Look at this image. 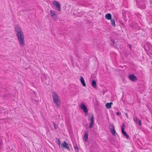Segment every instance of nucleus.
Listing matches in <instances>:
<instances>
[{
	"label": "nucleus",
	"instance_id": "nucleus-1",
	"mask_svg": "<svg viewBox=\"0 0 152 152\" xmlns=\"http://www.w3.org/2000/svg\"><path fill=\"white\" fill-rule=\"evenodd\" d=\"M15 31L19 45L20 46H24L25 45V41L22 29L19 26L16 25L15 27Z\"/></svg>",
	"mask_w": 152,
	"mask_h": 152
},
{
	"label": "nucleus",
	"instance_id": "nucleus-2",
	"mask_svg": "<svg viewBox=\"0 0 152 152\" xmlns=\"http://www.w3.org/2000/svg\"><path fill=\"white\" fill-rule=\"evenodd\" d=\"M52 96L53 101L58 107L57 108H59L60 106L61 101L58 94L54 92Z\"/></svg>",
	"mask_w": 152,
	"mask_h": 152
},
{
	"label": "nucleus",
	"instance_id": "nucleus-3",
	"mask_svg": "<svg viewBox=\"0 0 152 152\" xmlns=\"http://www.w3.org/2000/svg\"><path fill=\"white\" fill-rule=\"evenodd\" d=\"M80 107L83 110L85 113L86 115L88 114V112L87 108L84 104L82 103L80 105Z\"/></svg>",
	"mask_w": 152,
	"mask_h": 152
},
{
	"label": "nucleus",
	"instance_id": "nucleus-4",
	"mask_svg": "<svg viewBox=\"0 0 152 152\" xmlns=\"http://www.w3.org/2000/svg\"><path fill=\"white\" fill-rule=\"evenodd\" d=\"M89 0H76V1H77L78 3H79L78 4L79 5H83L85 6H88L87 2Z\"/></svg>",
	"mask_w": 152,
	"mask_h": 152
},
{
	"label": "nucleus",
	"instance_id": "nucleus-5",
	"mask_svg": "<svg viewBox=\"0 0 152 152\" xmlns=\"http://www.w3.org/2000/svg\"><path fill=\"white\" fill-rule=\"evenodd\" d=\"M50 13L52 18L55 20H57V12L51 10L50 11Z\"/></svg>",
	"mask_w": 152,
	"mask_h": 152
},
{
	"label": "nucleus",
	"instance_id": "nucleus-6",
	"mask_svg": "<svg viewBox=\"0 0 152 152\" xmlns=\"http://www.w3.org/2000/svg\"><path fill=\"white\" fill-rule=\"evenodd\" d=\"M88 119L91 121V123L89 126V127L90 128H91L92 127L94 124V116L93 115H92Z\"/></svg>",
	"mask_w": 152,
	"mask_h": 152
},
{
	"label": "nucleus",
	"instance_id": "nucleus-7",
	"mask_svg": "<svg viewBox=\"0 0 152 152\" xmlns=\"http://www.w3.org/2000/svg\"><path fill=\"white\" fill-rule=\"evenodd\" d=\"M53 4L54 6H55L58 9V11H60V7L59 3L58 2L54 1L53 2Z\"/></svg>",
	"mask_w": 152,
	"mask_h": 152
},
{
	"label": "nucleus",
	"instance_id": "nucleus-8",
	"mask_svg": "<svg viewBox=\"0 0 152 152\" xmlns=\"http://www.w3.org/2000/svg\"><path fill=\"white\" fill-rule=\"evenodd\" d=\"M128 78L130 80L134 82H135L137 80V77L134 75H129L128 77Z\"/></svg>",
	"mask_w": 152,
	"mask_h": 152
},
{
	"label": "nucleus",
	"instance_id": "nucleus-9",
	"mask_svg": "<svg viewBox=\"0 0 152 152\" xmlns=\"http://www.w3.org/2000/svg\"><path fill=\"white\" fill-rule=\"evenodd\" d=\"M63 146L68 151L70 150L69 145L65 141H64L62 143Z\"/></svg>",
	"mask_w": 152,
	"mask_h": 152
},
{
	"label": "nucleus",
	"instance_id": "nucleus-10",
	"mask_svg": "<svg viewBox=\"0 0 152 152\" xmlns=\"http://www.w3.org/2000/svg\"><path fill=\"white\" fill-rule=\"evenodd\" d=\"M111 128L110 129V131L111 132V134L114 135H115V134L116 133V132L114 129V126L113 125L111 126Z\"/></svg>",
	"mask_w": 152,
	"mask_h": 152
},
{
	"label": "nucleus",
	"instance_id": "nucleus-11",
	"mask_svg": "<svg viewBox=\"0 0 152 152\" xmlns=\"http://www.w3.org/2000/svg\"><path fill=\"white\" fill-rule=\"evenodd\" d=\"M80 80L81 81V82L82 85H83V86L84 87L86 86V84H85V81H84V79L83 77H80Z\"/></svg>",
	"mask_w": 152,
	"mask_h": 152
},
{
	"label": "nucleus",
	"instance_id": "nucleus-12",
	"mask_svg": "<svg viewBox=\"0 0 152 152\" xmlns=\"http://www.w3.org/2000/svg\"><path fill=\"white\" fill-rule=\"evenodd\" d=\"M113 104L112 102L110 103H107L105 104V106L107 108L109 109L111 107V105Z\"/></svg>",
	"mask_w": 152,
	"mask_h": 152
},
{
	"label": "nucleus",
	"instance_id": "nucleus-13",
	"mask_svg": "<svg viewBox=\"0 0 152 152\" xmlns=\"http://www.w3.org/2000/svg\"><path fill=\"white\" fill-rule=\"evenodd\" d=\"M131 26L133 27L135 29L138 30L140 28V26L137 25V24H135L134 25H132Z\"/></svg>",
	"mask_w": 152,
	"mask_h": 152
},
{
	"label": "nucleus",
	"instance_id": "nucleus-14",
	"mask_svg": "<svg viewBox=\"0 0 152 152\" xmlns=\"http://www.w3.org/2000/svg\"><path fill=\"white\" fill-rule=\"evenodd\" d=\"M88 133L87 132H86L84 136V138L86 142L88 141Z\"/></svg>",
	"mask_w": 152,
	"mask_h": 152
},
{
	"label": "nucleus",
	"instance_id": "nucleus-15",
	"mask_svg": "<svg viewBox=\"0 0 152 152\" xmlns=\"http://www.w3.org/2000/svg\"><path fill=\"white\" fill-rule=\"evenodd\" d=\"M96 82L94 80H92V86L94 88H96Z\"/></svg>",
	"mask_w": 152,
	"mask_h": 152
},
{
	"label": "nucleus",
	"instance_id": "nucleus-16",
	"mask_svg": "<svg viewBox=\"0 0 152 152\" xmlns=\"http://www.w3.org/2000/svg\"><path fill=\"white\" fill-rule=\"evenodd\" d=\"M105 17L107 20L111 19V15L110 14H107L105 15Z\"/></svg>",
	"mask_w": 152,
	"mask_h": 152
},
{
	"label": "nucleus",
	"instance_id": "nucleus-17",
	"mask_svg": "<svg viewBox=\"0 0 152 152\" xmlns=\"http://www.w3.org/2000/svg\"><path fill=\"white\" fill-rule=\"evenodd\" d=\"M122 134L128 139L129 138V135L127 134L124 131V130L121 131Z\"/></svg>",
	"mask_w": 152,
	"mask_h": 152
},
{
	"label": "nucleus",
	"instance_id": "nucleus-18",
	"mask_svg": "<svg viewBox=\"0 0 152 152\" xmlns=\"http://www.w3.org/2000/svg\"><path fill=\"white\" fill-rule=\"evenodd\" d=\"M57 140L56 143L59 145V147H60V146H62V145L61 143L60 142V140L58 138H57Z\"/></svg>",
	"mask_w": 152,
	"mask_h": 152
},
{
	"label": "nucleus",
	"instance_id": "nucleus-19",
	"mask_svg": "<svg viewBox=\"0 0 152 152\" xmlns=\"http://www.w3.org/2000/svg\"><path fill=\"white\" fill-rule=\"evenodd\" d=\"M111 23L112 26H115V21L114 19H111Z\"/></svg>",
	"mask_w": 152,
	"mask_h": 152
},
{
	"label": "nucleus",
	"instance_id": "nucleus-20",
	"mask_svg": "<svg viewBox=\"0 0 152 152\" xmlns=\"http://www.w3.org/2000/svg\"><path fill=\"white\" fill-rule=\"evenodd\" d=\"M134 122L136 124H137L138 123V120L136 117H134Z\"/></svg>",
	"mask_w": 152,
	"mask_h": 152
},
{
	"label": "nucleus",
	"instance_id": "nucleus-21",
	"mask_svg": "<svg viewBox=\"0 0 152 152\" xmlns=\"http://www.w3.org/2000/svg\"><path fill=\"white\" fill-rule=\"evenodd\" d=\"M125 127V124L124 123H123L121 126V131L123 130H124V129Z\"/></svg>",
	"mask_w": 152,
	"mask_h": 152
},
{
	"label": "nucleus",
	"instance_id": "nucleus-22",
	"mask_svg": "<svg viewBox=\"0 0 152 152\" xmlns=\"http://www.w3.org/2000/svg\"><path fill=\"white\" fill-rule=\"evenodd\" d=\"M53 124L54 127L56 129L57 127V126L54 123V122H53Z\"/></svg>",
	"mask_w": 152,
	"mask_h": 152
},
{
	"label": "nucleus",
	"instance_id": "nucleus-23",
	"mask_svg": "<svg viewBox=\"0 0 152 152\" xmlns=\"http://www.w3.org/2000/svg\"><path fill=\"white\" fill-rule=\"evenodd\" d=\"M116 114L117 115H118V116H119L120 115H121V113H120L119 112H117V113H116Z\"/></svg>",
	"mask_w": 152,
	"mask_h": 152
},
{
	"label": "nucleus",
	"instance_id": "nucleus-24",
	"mask_svg": "<svg viewBox=\"0 0 152 152\" xmlns=\"http://www.w3.org/2000/svg\"><path fill=\"white\" fill-rule=\"evenodd\" d=\"M138 124H139V125L140 126H141L142 125L141 121L140 120H139Z\"/></svg>",
	"mask_w": 152,
	"mask_h": 152
},
{
	"label": "nucleus",
	"instance_id": "nucleus-25",
	"mask_svg": "<svg viewBox=\"0 0 152 152\" xmlns=\"http://www.w3.org/2000/svg\"><path fill=\"white\" fill-rule=\"evenodd\" d=\"M74 148H75V149H76L77 150H78V148L77 147V146H76V147H74Z\"/></svg>",
	"mask_w": 152,
	"mask_h": 152
},
{
	"label": "nucleus",
	"instance_id": "nucleus-26",
	"mask_svg": "<svg viewBox=\"0 0 152 152\" xmlns=\"http://www.w3.org/2000/svg\"><path fill=\"white\" fill-rule=\"evenodd\" d=\"M129 48H131V46L130 45H129Z\"/></svg>",
	"mask_w": 152,
	"mask_h": 152
},
{
	"label": "nucleus",
	"instance_id": "nucleus-27",
	"mask_svg": "<svg viewBox=\"0 0 152 152\" xmlns=\"http://www.w3.org/2000/svg\"><path fill=\"white\" fill-rule=\"evenodd\" d=\"M144 8H145L144 6H143V7H142V8L143 9Z\"/></svg>",
	"mask_w": 152,
	"mask_h": 152
},
{
	"label": "nucleus",
	"instance_id": "nucleus-28",
	"mask_svg": "<svg viewBox=\"0 0 152 152\" xmlns=\"http://www.w3.org/2000/svg\"><path fill=\"white\" fill-rule=\"evenodd\" d=\"M151 64H152V62H151Z\"/></svg>",
	"mask_w": 152,
	"mask_h": 152
}]
</instances>
